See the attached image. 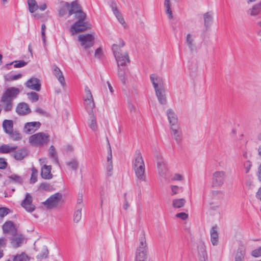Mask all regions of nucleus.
I'll return each mask as SVG.
<instances>
[{
	"instance_id": "de8ad7c7",
	"label": "nucleus",
	"mask_w": 261,
	"mask_h": 261,
	"mask_svg": "<svg viewBox=\"0 0 261 261\" xmlns=\"http://www.w3.org/2000/svg\"><path fill=\"white\" fill-rule=\"evenodd\" d=\"M27 95H28L29 99L33 102H36L39 99L38 94L35 92L28 93Z\"/></svg>"
},
{
	"instance_id": "7ed1b4c3",
	"label": "nucleus",
	"mask_w": 261,
	"mask_h": 261,
	"mask_svg": "<svg viewBox=\"0 0 261 261\" xmlns=\"http://www.w3.org/2000/svg\"><path fill=\"white\" fill-rule=\"evenodd\" d=\"M132 166L137 180L146 182L147 177L145 173V165L143 156L139 150L135 152L132 161Z\"/></svg>"
},
{
	"instance_id": "5fc2aeb1",
	"label": "nucleus",
	"mask_w": 261,
	"mask_h": 261,
	"mask_svg": "<svg viewBox=\"0 0 261 261\" xmlns=\"http://www.w3.org/2000/svg\"><path fill=\"white\" fill-rule=\"evenodd\" d=\"M22 76V75L20 73L14 75H11L9 76H5V80L8 81H11L13 80H16L20 78H21Z\"/></svg>"
},
{
	"instance_id": "ddd939ff",
	"label": "nucleus",
	"mask_w": 261,
	"mask_h": 261,
	"mask_svg": "<svg viewBox=\"0 0 261 261\" xmlns=\"http://www.w3.org/2000/svg\"><path fill=\"white\" fill-rule=\"evenodd\" d=\"M21 205L28 212H32L35 210V206L33 204V197L30 193L25 194Z\"/></svg>"
},
{
	"instance_id": "603ef678",
	"label": "nucleus",
	"mask_w": 261,
	"mask_h": 261,
	"mask_svg": "<svg viewBox=\"0 0 261 261\" xmlns=\"http://www.w3.org/2000/svg\"><path fill=\"white\" fill-rule=\"evenodd\" d=\"M108 145H109V149H108V156H107V163H113V161H112V149H111V146H110V144L109 142V141L108 140Z\"/></svg>"
},
{
	"instance_id": "f03ea898",
	"label": "nucleus",
	"mask_w": 261,
	"mask_h": 261,
	"mask_svg": "<svg viewBox=\"0 0 261 261\" xmlns=\"http://www.w3.org/2000/svg\"><path fill=\"white\" fill-rule=\"evenodd\" d=\"M73 6L76 12V14L74 17L76 18L77 20L71 26L70 31L71 35L91 29L92 27L90 23L84 21L86 15L82 11V9H79L75 4Z\"/></svg>"
},
{
	"instance_id": "c85d7f7f",
	"label": "nucleus",
	"mask_w": 261,
	"mask_h": 261,
	"mask_svg": "<svg viewBox=\"0 0 261 261\" xmlns=\"http://www.w3.org/2000/svg\"><path fill=\"white\" fill-rule=\"evenodd\" d=\"M89 114L90 116L88 119V125L92 130L95 132L98 128L96 118L94 115L93 112H92Z\"/></svg>"
},
{
	"instance_id": "6ab92c4d",
	"label": "nucleus",
	"mask_w": 261,
	"mask_h": 261,
	"mask_svg": "<svg viewBox=\"0 0 261 261\" xmlns=\"http://www.w3.org/2000/svg\"><path fill=\"white\" fill-rule=\"evenodd\" d=\"M16 111L20 115H26L31 113V109L27 103L20 102L17 105Z\"/></svg>"
},
{
	"instance_id": "423d86ee",
	"label": "nucleus",
	"mask_w": 261,
	"mask_h": 261,
	"mask_svg": "<svg viewBox=\"0 0 261 261\" xmlns=\"http://www.w3.org/2000/svg\"><path fill=\"white\" fill-rule=\"evenodd\" d=\"M95 34H83L78 36L77 40L85 49L91 47L94 43Z\"/></svg>"
},
{
	"instance_id": "20e7f679",
	"label": "nucleus",
	"mask_w": 261,
	"mask_h": 261,
	"mask_svg": "<svg viewBox=\"0 0 261 261\" xmlns=\"http://www.w3.org/2000/svg\"><path fill=\"white\" fill-rule=\"evenodd\" d=\"M74 4L77 5L79 9H81V7L77 3V1H73L70 4L64 1L60 2L57 7L59 15L60 16H66V19H68L73 14L75 16L76 14V12L73 6H74Z\"/></svg>"
},
{
	"instance_id": "a18cd8bd",
	"label": "nucleus",
	"mask_w": 261,
	"mask_h": 261,
	"mask_svg": "<svg viewBox=\"0 0 261 261\" xmlns=\"http://www.w3.org/2000/svg\"><path fill=\"white\" fill-rule=\"evenodd\" d=\"M171 195H174L177 194L183 191V188L182 187H178L177 186L171 185L170 186Z\"/></svg>"
},
{
	"instance_id": "a878e982",
	"label": "nucleus",
	"mask_w": 261,
	"mask_h": 261,
	"mask_svg": "<svg viewBox=\"0 0 261 261\" xmlns=\"http://www.w3.org/2000/svg\"><path fill=\"white\" fill-rule=\"evenodd\" d=\"M3 229L4 232L14 234L16 232V229L14 224L11 221L6 222L3 226Z\"/></svg>"
},
{
	"instance_id": "4d7b16f0",
	"label": "nucleus",
	"mask_w": 261,
	"mask_h": 261,
	"mask_svg": "<svg viewBox=\"0 0 261 261\" xmlns=\"http://www.w3.org/2000/svg\"><path fill=\"white\" fill-rule=\"evenodd\" d=\"M176 217L182 220H186L188 218V215L184 212L179 213L176 214Z\"/></svg>"
},
{
	"instance_id": "8fccbe9b",
	"label": "nucleus",
	"mask_w": 261,
	"mask_h": 261,
	"mask_svg": "<svg viewBox=\"0 0 261 261\" xmlns=\"http://www.w3.org/2000/svg\"><path fill=\"white\" fill-rule=\"evenodd\" d=\"M9 134H10L11 138L14 141L19 140L21 138V135L16 132H13L12 131Z\"/></svg>"
},
{
	"instance_id": "bb28decb",
	"label": "nucleus",
	"mask_w": 261,
	"mask_h": 261,
	"mask_svg": "<svg viewBox=\"0 0 261 261\" xmlns=\"http://www.w3.org/2000/svg\"><path fill=\"white\" fill-rule=\"evenodd\" d=\"M17 148L16 145L4 144L0 147V153H8L14 151Z\"/></svg>"
},
{
	"instance_id": "c9c22d12",
	"label": "nucleus",
	"mask_w": 261,
	"mask_h": 261,
	"mask_svg": "<svg viewBox=\"0 0 261 261\" xmlns=\"http://www.w3.org/2000/svg\"><path fill=\"white\" fill-rule=\"evenodd\" d=\"M186 203V200L184 198H178L173 199L172 201V206L174 208L182 207Z\"/></svg>"
},
{
	"instance_id": "f257e3e1",
	"label": "nucleus",
	"mask_w": 261,
	"mask_h": 261,
	"mask_svg": "<svg viewBox=\"0 0 261 261\" xmlns=\"http://www.w3.org/2000/svg\"><path fill=\"white\" fill-rule=\"evenodd\" d=\"M124 45V41L119 39L112 46L117 67H126L130 62L128 53L123 49Z\"/></svg>"
},
{
	"instance_id": "bf43d9fd",
	"label": "nucleus",
	"mask_w": 261,
	"mask_h": 261,
	"mask_svg": "<svg viewBox=\"0 0 261 261\" xmlns=\"http://www.w3.org/2000/svg\"><path fill=\"white\" fill-rule=\"evenodd\" d=\"M103 56V51L101 47L98 48L95 51V57L96 58H100Z\"/></svg>"
},
{
	"instance_id": "58836bf2",
	"label": "nucleus",
	"mask_w": 261,
	"mask_h": 261,
	"mask_svg": "<svg viewBox=\"0 0 261 261\" xmlns=\"http://www.w3.org/2000/svg\"><path fill=\"white\" fill-rule=\"evenodd\" d=\"M164 6L166 9V13L169 19L173 18V14L171 9L170 0H164Z\"/></svg>"
},
{
	"instance_id": "3c124183",
	"label": "nucleus",
	"mask_w": 261,
	"mask_h": 261,
	"mask_svg": "<svg viewBox=\"0 0 261 261\" xmlns=\"http://www.w3.org/2000/svg\"><path fill=\"white\" fill-rule=\"evenodd\" d=\"M128 109L131 113H135L137 111L136 106L134 102L129 100L127 101Z\"/></svg>"
},
{
	"instance_id": "6e6d98bb",
	"label": "nucleus",
	"mask_w": 261,
	"mask_h": 261,
	"mask_svg": "<svg viewBox=\"0 0 261 261\" xmlns=\"http://www.w3.org/2000/svg\"><path fill=\"white\" fill-rule=\"evenodd\" d=\"M251 255L255 257L261 256V246L253 250L251 252Z\"/></svg>"
},
{
	"instance_id": "5701e85b",
	"label": "nucleus",
	"mask_w": 261,
	"mask_h": 261,
	"mask_svg": "<svg viewBox=\"0 0 261 261\" xmlns=\"http://www.w3.org/2000/svg\"><path fill=\"white\" fill-rule=\"evenodd\" d=\"M155 95L159 102L161 105H165L167 103L165 88L155 90Z\"/></svg>"
},
{
	"instance_id": "680f3d73",
	"label": "nucleus",
	"mask_w": 261,
	"mask_h": 261,
	"mask_svg": "<svg viewBox=\"0 0 261 261\" xmlns=\"http://www.w3.org/2000/svg\"><path fill=\"white\" fill-rule=\"evenodd\" d=\"M46 27L44 24H42L41 25V36L42 38L44 44H45V31Z\"/></svg>"
},
{
	"instance_id": "b1692460",
	"label": "nucleus",
	"mask_w": 261,
	"mask_h": 261,
	"mask_svg": "<svg viewBox=\"0 0 261 261\" xmlns=\"http://www.w3.org/2000/svg\"><path fill=\"white\" fill-rule=\"evenodd\" d=\"M53 71L55 76L58 79L59 83L63 87H65L66 85L64 77L62 74V71L56 65L53 66Z\"/></svg>"
},
{
	"instance_id": "69168bd1",
	"label": "nucleus",
	"mask_w": 261,
	"mask_h": 261,
	"mask_svg": "<svg viewBox=\"0 0 261 261\" xmlns=\"http://www.w3.org/2000/svg\"><path fill=\"white\" fill-rule=\"evenodd\" d=\"M7 163L3 158H0V169H5Z\"/></svg>"
},
{
	"instance_id": "39448f33",
	"label": "nucleus",
	"mask_w": 261,
	"mask_h": 261,
	"mask_svg": "<svg viewBox=\"0 0 261 261\" xmlns=\"http://www.w3.org/2000/svg\"><path fill=\"white\" fill-rule=\"evenodd\" d=\"M49 141V135L43 132L35 134L29 139V143L34 146H42L47 144Z\"/></svg>"
},
{
	"instance_id": "dca6fc26",
	"label": "nucleus",
	"mask_w": 261,
	"mask_h": 261,
	"mask_svg": "<svg viewBox=\"0 0 261 261\" xmlns=\"http://www.w3.org/2000/svg\"><path fill=\"white\" fill-rule=\"evenodd\" d=\"M41 126L39 121L27 122L25 123L23 130L26 134H32L38 130Z\"/></svg>"
},
{
	"instance_id": "13d9d810",
	"label": "nucleus",
	"mask_w": 261,
	"mask_h": 261,
	"mask_svg": "<svg viewBox=\"0 0 261 261\" xmlns=\"http://www.w3.org/2000/svg\"><path fill=\"white\" fill-rule=\"evenodd\" d=\"M244 166L246 173H248L252 166V163L249 161H247L244 163Z\"/></svg>"
},
{
	"instance_id": "0e129e2a",
	"label": "nucleus",
	"mask_w": 261,
	"mask_h": 261,
	"mask_svg": "<svg viewBox=\"0 0 261 261\" xmlns=\"http://www.w3.org/2000/svg\"><path fill=\"white\" fill-rule=\"evenodd\" d=\"M7 240L5 238H0V249L4 248L6 247Z\"/></svg>"
},
{
	"instance_id": "338daca9",
	"label": "nucleus",
	"mask_w": 261,
	"mask_h": 261,
	"mask_svg": "<svg viewBox=\"0 0 261 261\" xmlns=\"http://www.w3.org/2000/svg\"><path fill=\"white\" fill-rule=\"evenodd\" d=\"M257 176L258 180L261 181V163L260 164L258 167Z\"/></svg>"
},
{
	"instance_id": "774afa93",
	"label": "nucleus",
	"mask_w": 261,
	"mask_h": 261,
	"mask_svg": "<svg viewBox=\"0 0 261 261\" xmlns=\"http://www.w3.org/2000/svg\"><path fill=\"white\" fill-rule=\"evenodd\" d=\"M107 169L109 172H112L113 171V163H107Z\"/></svg>"
},
{
	"instance_id": "393cba45",
	"label": "nucleus",
	"mask_w": 261,
	"mask_h": 261,
	"mask_svg": "<svg viewBox=\"0 0 261 261\" xmlns=\"http://www.w3.org/2000/svg\"><path fill=\"white\" fill-rule=\"evenodd\" d=\"M197 251L199 258L201 260H205L207 257L206 248L203 242H200L197 246Z\"/></svg>"
},
{
	"instance_id": "ea45409f",
	"label": "nucleus",
	"mask_w": 261,
	"mask_h": 261,
	"mask_svg": "<svg viewBox=\"0 0 261 261\" xmlns=\"http://www.w3.org/2000/svg\"><path fill=\"white\" fill-rule=\"evenodd\" d=\"M49 156L51 158L54 162L58 164V159L55 148L54 146H50L49 150Z\"/></svg>"
},
{
	"instance_id": "4c0bfd02",
	"label": "nucleus",
	"mask_w": 261,
	"mask_h": 261,
	"mask_svg": "<svg viewBox=\"0 0 261 261\" xmlns=\"http://www.w3.org/2000/svg\"><path fill=\"white\" fill-rule=\"evenodd\" d=\"M10 182L21 185L23 182V178L16 174H12L9 177Z\"/></svg>"
},
{
	"instance_id": "e433bc0d",
	"label": "nucleus",
	"mask_w": 261,
	"mask_h": 261,
	"mask_svg": "<svg viewBox=\"0 0 261 261\" xmlns=\"http://www.w3.org/2000/svg\"><path fill=\"white\" fill-rule=\"evenodd\" d=\"M28 5L29 11L31 13H34L39 8V6L35 0H28Z\"/></svg>"
},
{
	"instance_id": "1a4fd4ad",
	"label": "nucleus",
	"mask_w": 261,
	"mask_h": 261,
	"mask_svg": "<svg viewBox=\"0 0 261 261\" xmlns=\"http://www.w3.org/2000/svg\"><path fill=\"white\" fill-rule=\"evenodd\" d=\"M171 137L177 145L183 142L184 136L180 126L169 128Z\"/></svg>"
},
{
	"instance_id": "e2e57ef3",
	"label": "nucleus",
	"mask_w": 261,
	"mask_h": 261,
	"mask_svg": "<svg viewBox=\"0 0 261 261\" xmlns=\"http://www.w3.org/2000/svg\"><path fill=\"white\" fill-rule=\"evenodd\" d=\"M39 189L41 190H47L49 189V185L47 183H42L39 186Z\"/></svg>"
},
{
	"instance_id": "c756f323",
	"label": "nucleus",
	"mask_w": 261,
	"mask_h": 261,
	"mask_svg": "<svg viewBox=\"0 0 261 261\" xmlns=\"http://www.w3.org/2000/svg\"><path fill=\"white\" fill-rule=\"evenodd\" d=\"M28 154V151L25 148H21L15 151L14 153V158L16 160H22Z\"/></svg>"
},
{
	"instance_id": "c03bdc74",
	"label": "nucleus",
	"mask_w": 261,
	"mask_h": 261,
	"mask_svg": "<svg viewBox=\"0 0 261 261\" xmlns=\"http://www.w3.org/2000/svg\"><path fill=\"white\" fill-rule=\"evenodd\" d=\"M37 176H38V171L34 167H32V174L31 176L30 179V182L31 184H34L37 180Z\"/></svg>"
},
{
	"instance_id": "09e8293b",
	"label": "nucleus",
	"mask_w": 261,
	"mask_h": 261,
	"mask_svg": "<svg viewBox=\"0 0 261 261\" xmlns=\"http://www.w3.org/2000/svg\"><path fill=\"white\" fill-rule=\"evenodd\" d=\"M123 198H124V202H123L122 207H123V209H124L125 210H127L128 209V207L129 206V204L128 197L127 196L126 193L124 194Z\"/></svg>"
},
{
	"instance_id": "412c9836",
	"label": "nucleus",
	"mask_w": 261,
	"mask_h": 261,
	"mask_svg": "<svg viewBox=\"0 0 261 261\" xmlns=\"http://www.w3.org/2000/svg\"><path fill=\"white\" fill-rule=\"evenodd\" d=\"M186 44L190 51L193 52L196 50V44L194 36L191 33H188L186 36Z\"/></svg>"
},
{
	"instance_id": "cd10ccee",
	"label": "nucleus",
	"mask_w": 261,
	"mask_h": 261,
	"mask_svg": "<svg viewBox=\"0 0 261 261\" xmlns=\"http://www.w3.org/2000/svg\"><path fill=\"white\" fill-rule=\"evenodd\" d=\"M118 76L121 82L125 84L126 82V69L125 67H117Z\"/></svg>"
},
{
	"instance_id": "49530a36",
	"label": "nucleus",
	"mask_w": 261,
	"mask_h": 261,
	"mask_svg": "<svg viewBox=\"0 0 261 261\" xmlns=\"http://www.w3.org/2000/svg\"><path fill=\"white\" fill-rule=\"evenodd\" d=\"M82 218V207L77 208L73 215V221L75 223H78Z\"/></svg>"
},
{
	"instance_id": "473e14b6",
	"label": "nucleus",
	"mask_w": 261,
	"mask_h": 261,
	"mask_svg": "<svg viewBox=\"0 0 261 261\" xmlns=\"http://www.w3.org/2000/svg\"><path fill=\"white\" fill-rule=\"evenodd\" d=\"M148 251H136L135 261H147Z\"/></svg>"
},
{
	"instance_id": "6e6552de",
	"label": "nucleus",
	"mask_w": 261,
	"mask_h": 261,
	"mask_svg": "<svg viewBox=\"0 0 261 261\" xmlns=\"http://www.w3.org/2000/svg\"><path fill=\"white\" fill-rule=\"evenodd\" d=\"M62 196L59 193H55L43 202L44 205L48 209L57 207L62 199Z\"/></svg>"
},
{
	"instance_id": "a19ab883",
	"label": "nucleus",
	"mask_w": 261,
	"mask_h": 261,
	"mask_svg": "<svg viewBox=\"0 0 261 261\" xmlns=\"http://www.w3.org/2000/svg\"><path fill=\"white\" fill-rule=\"evenodd\" d=\"M29 257L24 252H22L20 254H17L14 256L13 258V261H29Z\"/></svg>"
},
{
	"instance_id": "7c9ffc66",
	"label": "nucleus",
	"mask_w": 261,
	"mask_h": 261,
	"mask_svg": "<svg viewBox=\"0 0 261 261\" xmlns=\"http://www.w3.org/2000/svg\"><path fill=\"white\" fill-rule=\"evenodd\" d=\"M251 16H255L259 14L261 11V1L254 5L249 10Z\"/></svg>"
},
{
	"instance_id": "0eeeda50",
	"label": "nucleus",
	"mask_w": 261,
	"mask_h": 261,
	"mask_svg": "<svg viewBox=\"0 0 261 261\" xmlns=\"http://www.w3.org/2000/svg\"><path fill=\"white\" fill-rule=\"evenodd\" d=\"M226 173L224 171H216L213 173L212 183L214 186H222L225 180Z\"/></svg>"
},
{
	"instance_id": "72a5a7b5",
	"label": "nucleus",
	"mask_w": 261,
	"mask_h": 261,
	"mask_svg": "<svg viewBox=\"0 0 261 261\" xmlns=\"http://www.w3.org/2000/svg\"><path fill=\"white\" fill-rule=\"evenodd\" d=\"M112 10L114 14L117 18V20L124 27L126 26V23L125 20L121 14V13L119 12V11L116 7H113Z\"/></svg>"
},
{
	"instance_id": "2eb2a0df",
	"label": "nucleus",
	"mask_w": 261,
	"mask_h": 261,
	"mask_svg": "<svg viewBox=\"0 0 261 261\" xmlns=\"http://www.w3.org/2000/svg\"><path fill=\"white\" fill-rule=\"evenodd\" d=\"M148 251L145 232L144 230L141 232L139 238V243L136 251Z\"/></svg>"
},
{
	"instance_id": "2f4dec72",
	"label": "nucleus",
	"mask_w": 261,
	"mask_h": 261,
	"mask_svg": "<svg viewBox=\"0 0 261 261\" xmlns=\"http://www.w3.org/2000/svg\"><path fill=\"white\" fill-rule=\"evenodd\" d=\"M23 242V238L22 236H18L13 238L11 240V243L12 245L15 247H18L20 246Z\"/></svg>"
},
{
	"instance_id": "f8f14e48",
	"label": "nucleus",
	"mask_w": 261,
	"mask_h": 261,
	"mask_svg": "<svg viewBox=\"0 0 261 261\" xmlns=\"http://www.w3.org/2000/svg\"><path fill=\"white\" fill-rule=\"evenodd\" d=\"M150 80L154 91L165 88L163 77L157 74L153 73L150 74Z\"/></svg>"
},
{
	"instance_id": "052dcab7",
	"label": "nucleus",
	"mask_w": 261,
	"mask_h": 261,
	"mask_svg": "<svg viewBox=\"0 0 261 261\" xmlns=\"http://www.w3.org/2000/svg\"><path fill=\"white\" fill-rule=\"evenodd\" d=\"M15 64H14V66L15 68H20L24 66L27 63L23 61L20 60L18 61H15Z\"/></svg>"
},
{
	"instance_id": "f704fd0d",
	"label": "nucleus",
	"mask_w": 261,
	"mask_h": 261,
	"mask_svg": "<svg viewBox=\"0 0 261 261\" xmlns=\"http://www.w3.org/2000/svg\"><path fill=\"white\" fill-rule=\"evenodd\" d=\"M3 126L7 134L11 133L13 131V121L5 120L3 121Z\"/></svg>"
},
{
	"instance_id": "9b49d317",
	"label": "nucleus",
	"mask_w": 261,
	"mask_h": 261,
	"mask_svg": "<svg viewBox=\"0 0 261 261\" xmlns=\"http://www.w3.org/2000/svg\"><path fill=\"white\" fill-rule=\"evenodd\" d=\"M86 93V98L85 99V106L87 111L89 112V114L93 112V109L95 107V103L93 98L92 93L89 88L86 87L85 88Z\"/></svg>"
},
{
	"instance_id": "aec40b11",
	"label": "nucleus",
	"mask_w": 261,
	"mask_h": 261,
	"mask_svg": "<svg viewBox=\"0 0 261 261\" xmlns=\"http://www.w3.org/2000/svg\"><path fill=\"white\" fill-rule=\"evenodd\" d=\"M203 25L206 31L210 30L213 20L212 12H207L203 14Z\"/></svg>"
},
{
	"instance_id": "a211bd4d",
	"label": "nucleus",
	"mask_w": 261,
	"mask_h": 261,
	"mask_svg": "<svg viewBox=\"0 0 261 261\" xmlns=\"http://www.w3.org/2000/svg\"><path fill=\"white\" fill-rule=\"evenodd\" d=\"M210 241L212 244L215 246L219 244V233L218 229L217 226H213L210 231Z\"/></svg>"
},
{
	"instance_id": "4be33fe9",
	"label": "nucleus",
	"mask_w": 261,
	"mask_h": 261,
	"mask_svg": "<svg viewBox=\"0 0 261 261\" xmlns=\"http://www.w3.org/2000/svg\"><path fill=\"white\" fill-rule=\"evenodd\" d=\"M51 166L44 164L41 168V176L45 179H50L52 178L53 175L51 173Z\"/></svg>"
},
{
	"instance_id": "79ce46f5",
	"label": "nucleus",
	"mask_w": 261,
	"mask_h": 261,
	"mask_svg": "<svg viewBox=\"0 0 261 261\" xmlns=\"http://www.w3.org/2000/svg\"><path fill=\"white\" fill-rule=\"evenodd\" d=\"M68 166L72 170H76L79 167V163L76 159H72L67 162Z\"/></svg>"
},
{
	"instance_id": "9d476101",
	"label": "nucleus",
	"mask_w": 261,
	"mask_h": 261,
	"mask_svg": "<svg viewBox=\"0 0 261 261\" xmlns=\"http://www.w3.org/2000/svg\"><path fill=\"white\" fill-rule=\"evenodd\" d=\"M166 113L169 123V128L180 126L178 116L172 109H167Z\"/></svg>"
},
{
	"instance_id": "4468645a",
	"label": "nucleus",
	"mask_w": 261,
	"mask_h": 261,
	"mask_svg": "<svg viewBox=\"0 0 261 261\" xmlns=\"http://www.w3.org/2000/svg\"><path fill=\"white\" fill-rule=\"evenodd\" d=\"M25 86L30 89L39 91L41 89L40 80L36 77H31L25 83Z\"/></svg>"
},
{
	"instance_id": "864d4df0",
	"label": "nucleus",
	"mask_w": 261,
	"mask_h": 261,
	"mask_svg": "<svg viewBox=\"0 0 261 261\" xmlns=\"http://www.w3.org/2000/svg\"><path fill=\"white\" fill-rule=\"evenodd\" d=\"M10 210L9 209L6 207H1L0 208V220L4 217L6 215H7Z\"/></svg>"
},
{
	"instance_id": "37998d69",
	"label": "nucleus",
	"mask_w": 261,
	"mask_h": 261,
	"mask_svg": "<svg viewBox=\"0 0 261 261\" xmlns=\"http://www.w3.org/2000/svg\"><path fill=\"white\" fill-rule=\"evenodd\" d=\"M48 251L47 247L43 246L41 247V252L38 253L37 255V257L39 259H42L46 258L48 255Z\"/></svg>"
},
{
	"instance_id": "f3484780",
	"label": "nucleus",
	"mask_w": 261,
	"mask_h": 261,
	"mask_svg": "<svg viewBox=\"0 0 261 261\" xmlns=\"http://www.w3.org/2000/svg\"><path fill=\"white\" fill-rule=\"evenodd\" d=\"M158 172L162 178H166L168 177V169L165 163L160 160L157 162Z\"/></svg>"
}]
</instances>
